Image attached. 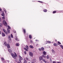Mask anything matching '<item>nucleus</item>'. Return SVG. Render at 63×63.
I'll use <instances>...</instances> for the list:
<instances>
[{"label":"nucleus","mask_w":63,"mask_h":63,"mask_svg":"<svg viewBox=\"0 0 63 63\" xmlns=\"http://www.w3.org/2000/svg\"><path fill=\"white\" fill-rule=\"evenodd\" d=\"M2 34L3 36H5V34L4 33L2 32Z\"/></svg>","instance_id":"17"},{"label":"nucleus","mask_w":63,"mask_h":63,"mask_svg":"<svg viewBox=\"0 0 63 63\" xmlns=\"http://www.w3.org/2000/svg\"><path fill=\"white\" fill-rule=\"evenodd\" d=\"M53 63H56V61H53Z\"/></svg>","instance_id":"36"},{"label":"nucleus","mask_w":63,"mask_h":63,"mask_svg":"<svg viewBox=\"0 0 63 63\" xmlns=\"http://www.w3.org/2000/svg\"><path fill=\"white\" fill-rule=\"evenodd\" d=\"M36 42L37 41H38V40H36Z\"/></svg>","instance_id":"48"},{"label":"nucleus","mask_w":63,"mask_h":63,"mask_svg":"<svg viewBox=\"0 0 63 63\" xmlns=\"http://www.w3.org/2000/svg\"><path fill=\"white\" fill-rule=\"evenodd\" d=\"M43 57L42 56H40L39 57V60L40 61H41V60H43Z\"/></svg>","instance_id":"6"},{"label":"nucleus","mask_w":63,"mask_h":63,"mask_svg":"<svg viewBox=\"0 0 63 63\" xmlns=\"http://www.w3.org/2000/svg\"><path fill=\"white\" fill-rule=\"evenodd\" d=\"M23 31L24 32V33H26V31H25V29H23Z\"/></svg>","instance_id":"18"},{"label":"nucleus","mask_w":63,"mask_h":63,"mask_svg":"<svg viewBox=\"0 0 63 63\" xmlns=\"http://www.w3.org/2000/svg\"><path fill=\"white\" fill-rule=\"evenodd\" d=\"M44 57V58H46V56H43Z\"/></svg>","instance_id":"47"},{"label":"nucleus","mask_w":63,"mask_h":63,"mask_svg":"<svg viewBox=\"0 0 63 63\" xmlns=\"http://www.w3.org/2000/svg\"><path fill=\"white\" fill-rule=\"evenodd\" d=\"M26 47L27 49H28L29 48V47H28V46H26Z\"/></svg>","instance_id":"31"},{"label":"nucleus","mask_w":63,"mask_h":63,"mask_svg":"<svg viewBox=\"0 0 63 63\" xmlns=\"http://www.w3.org/2000/svg\"><path fill=\"white\" fill-rule=\"evenodd\" d=\"M52 53H53L54 54V53H55V51H54V50H52Z\"/></svg>","instance_id":"14"},{"label":"nucleus","mask_w":63,"mask_h":63,"mask_svg":"<svg viewBox=\"0 0 63 63\" xmlns=\"http://www.w3.org/2000/svg\"><path fill=\"white\" fill-rule=\"evenodd\" d=\"M0 13H1L2 12V9L0 8Z\"/></svg>","instance_id":"39"},{"label":"nucleus","mask_w":63,"mask_h":63,"mask_svg":"<svg viewBox=\"0 0 63 63\" xmlns=\"http://www.w3.org/2000/svg\"><path fill=\"white\" fill-rule=\"evenodd\" d=\"M47 63H49V62H47Z\"/></svg>","instance_id":"54"},{"label":"nucleus","mask_w":63,"mask_h":63,"mask_svg":"<svg viewBox=\"0 0 63 63\" xmlns=\"http://www.w3.org/2000/svg\"><path fill=\"white\" fill-rule=\"evenodd\" d=\"M33 61L34 62H35L36 61V59H33Z\"/></svg>","instance_id":"9"},{"label":"nucleus","mask_w":63,"mask_h":63,"mask_svg":"<svg viewBox=\"0 0 63 63\" xmlns=\"http://www.w3.org/2000/svg\"><path fill=\"white\" fill-rule=\"evenodd\" d=\"M41 48V50H44V47H42Z\"/></svg>","instance_id":"25"},{"label":"nucleus","mask_w":63,"mask_h":63,"mask_svg":"<svg viewBox=\"0 0 63 63\" xmlns=\"http://www.w3.org/2000/svg\"><path fill=\"white\" fill-rule=\"evenodd\" d=\"M47 59H49V56L48 55H47Z\"/></svg>","instance_id":"12"},{"label":"nucleus","mask_w":63,"mask_h":63,"mask_svg":"<svg viewBox=\"0 0 63 63\" xmlns=\"http://www.w3.org/2000/svg\"><path fill=\"white\" fill-rule=\"evenodd\" d=\"M60 46L61 47V48H62V49H63V47L61 45H60Z\"/></svg>","instance_id":"27"},{"label":"nucleus","mask_w":63,"mask_h":63,"mask_svg":"<svg viewBox=\"0 0 63 63\" xmlns=\"http://www.w3.org/2000/svg\"><path fill=\"white\" fill-rule=\"evenodd\" d=\"M8 38H9V39H11V38H10V35L8 36Z\"/></svg>","instance_id":"34"},{"label":"nucleus","mask_w":63,"mask_h":63,"mask_svg":"<svg viewBox=\"0 0 63 63\" xmlns=\"http://www.w3.org/2000/svg\"><path fill=\"white\" fill-rule=\"evenodd\" d=\"M29 38L30 39H31V38H32V36H31V35H30L29 36Z\"/></svg>","instance_id":"22"},{"label":"nucleus","mask_w":63,"mask_h":63,"mask_svg":"<svg viewBox=\"0 0 63 63\" xmlns=\"http://www.w3.org/2000/svg\"><path fill=\"white\" fill-rule=\"evenodd\" d=\"M32 63H34L33 62H32Z\"/></svg>","instance_id":"53"},{"label":"nucleus","mask_w":63,"mask_h":63,"mask_svg":"<svg viewBox=\"0 0 63 63\" xmlns=\"http://www.w3.org/2000/svg\"><path fill=\"white\" fill-rule=\"evenodd\" d=\"M50 62H52V60H51L50 59Z\"/></svg>","instance_id":"46"},{"label":"nucleus","mask_w":63,"mask_h":63,"mask_svg":"<svg viewBox=\"0 0 63 63\" xmlns=\"http://www.w3.org/2000/svg\"><path fill=\"white\" fill-rule=\"evenodd\" d=\"M43 54H44V55H46V52L45 51H44L43 52Z\"/></svg>","instance_id":"15"},{"label":"nucleus","mask_w":63,"mask_h":63,"mask_svg":"<svg viewBox=\"0 0 63 63\" xmlns=\"http://www.w3.org/2000/svg\"><path fill=\"white\" fill-rule=\"evenodd\" d=\"M3 22L4 24L6 26H8V24H7V22H6L5 20H3Z\"/></svg>","instance_id":"3"},{"label":"nucleus","mask_w":63,"mask_h":63,"mask_svg":"<svg viewBox=\"0 0 63 63\" xmlns=\"http://www.w3.org/2000/svg\"><path fill=\"white\" fill-rule=\"evenodd\" d=\"M58 63H61L60 62H58Z\"/></svg>","instance_id":"50"},{"label":"nucleus","mask_w":63,"mask_h":63,"mask_svg":"<svg viewBox=\"0 0 63 63\" xmlns=\"http://www.w3.org/2000/svg\"><path fill=\"white\" fill-rule=\"evenodd\" d=\"M15 39L16 41H19V40H18V38H17V37H16V38H15Z\"/></svg>","instance_id":"19"},{"label":"nucleus","mask_w":63,"mask_h":63,"mask_svg":"<svg viewBox=\"0 0 63 63\" xmlns=\"http://www.w3.org/2000/svg\"><path fill=\"white\" fill-rule=\"evenodd\" d=\"M24 60H25L24 61V63H27V62L25 60V59H24Z\"/></svg>","instance_id":"29"},{"label":"nucleus","mask_w":63,"mask_h":63,"mask_svg":"<svg viewBox=\"0 0 63 63\" xmlns=\"http://www.w3.org/2000/svg\"><path fill=\"white\" fill-rule=\"evenodd\" d=\"M4 44L6 46H7L8 48H9L10 47V44H7V43L6 42H4Z\"/></svg>","instance_id":"2"},{"label":"nucleus","mask_w":63,"mask_h":63,"mask_svg":"<svg viewBox=\"0 0 63 63\" xmlns=\"http://www.w3.org/2000/svg\"><path fill=\"white\" fill-rule=\"evenodd\" d=\"M54 45L55 47H57V44L56 43H54Z\"/></svg>","instance_id":"13"},{"label":"nucleus","mask_w":63,"mask_h":63,"mask_svg":"<svg viewBox=\"0 0 63 63\" xmlns=\"http://www.w3.org/2000/svg\"><path fill=\"white\" fill-rule=\"evenodd\" d=\"M43 11L44 12H47V9H44L43 10Z\"/></svg>","instance_id":"20"},{"label":"nucleus","mask_w":63,"mask_h":63,"mask_svg":"<svg viewBox=\"0 0 63 63\" xmlns=\"http://www.w3.org/2000/svg\"><path fill=\"white\" fill-rule=\"evenodd\" d=\"M0 27H2V25L1 23H0Z\"/></svg>","instance_id":"40"},{"label":"nucleus","mask_w":63,"mask_h":63,"mask_svg":"<svg viewBox=\"0 0 63 63\" xmlns=\"http://www.w3.org/2000/svg\"><path fill=\"white\" fill-rule=\"evenodd\" d=\"M7 31H8V33L9 34V33H10V30L8 28H7Z\"/></svg>","instance_id":"8"},{"label":"nucleus","mask_w":63,"mask_h":63,"mask_svg":"<svg viewBox=\"0 0 63 63\" xmlns=\"http://www.w3.org/2000/svg\"><path fill=\"white\" fill-rule=\"evenodd\" d=\"M11 38H14L13 35H12V34H11Z\"/></svg>","instance_id":"30"},{"label":"nucleus","mask_w":63,"mask_h":63,"mask_svg":"<svg viewBox=\"0 0 63 63\" xmlns=\"http://www.w3.org/2000/svg\"><path fill=\"white\" fill-rule=\"evenodd\" d=\"M47 42L48 43H51V42L50 41H47Z\"/></svg>","instance_id":"35"},{"label":"nucleus","mask_w":63,"mask_h":63,"mask_svg":"<svg viewBox=\"0 0 63 63\" xmlns=\"http://www.w3.org/2000/svg\"><path fill=\"white\" fill-rule=\"evenodd\" d=\"M2 18L3 19H5V17H2Z\"/></svg>","instance_id":"37"},{"label":"nucleus","mask_w":63,"mask_h":63,"mask_svg":"<svg viewBox=\"0 0 63 63\" xmlns=\"http://www.w3.org/2000/svg\"><path fill=\"white\" fill-rule=\"evenodd\" d=\"M8 51L9 52H10V53H11V52H12V50H11L10 49H8Z\"/></svg>","instance_id":"16"},{"label":"nucleus","mask_w":63,"mask_h":63,"mask_svg":"<svg viewBox=\"0 0 63 63\" xmlns=\"http://www.w3.org/2000/svg\"><path fill=\"white\" fill-rule=\"evenodd\" d=\"M24 49L26 51H28V49H27V48H24Z\"/></svg>","instance_id":"23"},{"label":"nucleus","mask_w":63,"mask_h":63,"mask_svg":"<svg viewBox=\"0 0 63 63\" xmlns=\"http://www.w3.org/2000/svg\"><path fill=\"white\" fill-rule=\"evenodd\" d=\"M1 21V18H0V21Z\"/></svg>","instance_id":"52"},{"label":"nucleus","mask_w":63,"mask_h":63,"mask_svg":"<svg viewBox=\"0 0 63 63\" xmlns=\"http://www.w3.org/2000/svg\"><path fill=\"white\" fill-rule=\"evenodd\" d=\"M14 33H16V31L14 32Z\"/></svg>","instance_id":"49"},{"label":"nucleus","mask_w":63,"mask_h":63,"mask_svg":"<svg viewBox=\"0 0 63 63\" xmlns=\"http://www.w3.org/2000/svg\"><path fill=\"white\" fill-rule=\"evenodd\" d=\"M26 60H28V58L27 57H26Z\"/></svg>","instance_id":"43"},{"label":"nucleus","mask_w":63,"mask_h":63,"mask_svg":"<svg viewBox=\"0 0 63 63\" xmlns=\"http://www.w3.org/2000/svg\"><path fill=\"white\" fill-rule=\"evenodd\" d=\"M39 50H40V51H41L42 50V49H41V48H39Z\"/></svg>","instance_id":"42"},{"label":"nucleus","mask_w":63,"mask_h":63,"mask_svg":"<svg viewBox=\"0 0 63 63\" xmlns=\"http://www.w3.org/2000/svg\"><path fill=\"white\" fill-rule=\"evenodd\" d=\"M1 15L2 16H4L5 15L4 14V13H2L1 14Z\"/></svg>","instance_id":"24"},{"label":"nucleus","mask_w":63,"mask_h":63,"mask_svg":"<svg viewBox=\"0 0 63 63\" xmlns=\"http://www.w3.org/2000/svg\"><path fill=\"white\" fill-rule=\"evenodd\" d=\"M1 59L2 60H4V59L3 57H1Z\"/></svg>","instance_id":"32"},{"label":"nucleus","mask_w":63,"mask_h":63,"mask_svg":"<svg viewBox=\"0 0 63 63\" xmlns=\"http://www.w3.org/2000/svg\"><path fill=\"white\" fill-rule=\"evenodd\" d=\"M30 48H34V47H33V46L31 45H30Z\"/></svg>","instance_id":"10"},{"label":"nucleus","mask_w":63,"mask_h":63,"mask_svg":"<svg viewBox=\"0 0 63 63\" xmlns=\"http://www.w3.org/2000/svg\"><path fill=\"white\" fill-rule=\"evenodd\" d=\"M8 29H11V27H10V26H8Z\"/></svg>","instance_id":"38"},{"label":"nucleus","mask_w":63,"mask_h":63,"mask_svg":"<svg viewBox=\"0 0 63 63\" xmlns=\"http://www.w3.org/2000/svg\"><path fill=\"white\" fill-rule=\"evenodd\" d=\"M38 2H40V3H43V2L42 1H38Z\"/></svg>","instance_id":"26"},{"label":"nucleus","mask_w":63,"mask_h":63,"mask_svg":"<svg viewBox=\"0 0 63 63\" xmlns=\"http://www.w3.org/2000/svg\"><path fill=\"white\" fill-rule=\"evenodd\" d=\"M19 62H21V60H23V59L22 58V57H21L20 56H19Z\"/></svg>","instance_id":"4"},{"label":"nucleus","mask_w":63,"mask_h":63,"mask_svg":"<svg viewBox=\"0 0 63 63\" xmlns=\"http://www.w3.org/2000/svg\"><path fill=\"white\" fill-rule=\"evenodd\" d=\"M4 12H5V13H7V11H6V10H4Z\"/></svg>","instance_id":"41"},{"label":"nucleus","mask_w":63,"mask_h":63,"mask_svg":"<svg viewBox=\"0 0 63 63\" xmlns=\"http://www.w3.org/2000/svg\"><path fill=\"white\" fill-rule=\"evenodd\" d=\"M58 43L59 44H60V45H61V43H60V42H59V41H58Z\"/></svg>","instance_id":"44"},{"label":"nucleus","mask_w":63,"mask_h":63,"mask_svg":"<svg viewBox=\"0 0 63 63\" xmlns=\"http://www.w3.org/2000/svg\"><path fill=\"white\" fill-rule=\"evenodd\" d=\"M43 61H44V62L45 63H47V62H46V61H45V60L44 59L43 60Z\"/></svg>","instance_id":"21"},{"label":"nucleus","mask_w":63,"mask_h":63,"mask_svg":"<svg viewBox=\"0 0 63 63\" xmlns=\"http://www.w3.org/2000/svg\"><path fill=\"white\" fill-rule=\"evenodd\" d=\"M11 39H9L8 41V43H10L11 42Z\"/></svg>","instance_id":"11"},{"label":"nucleus","mask_w":63,"mask_h":63,"mask_svg":"<svg viewBox=\"0 0 63 63\" xmlns=\"http://www.w3.org/2000/svg\"><path fill=\"white\" fill-rule=\"evenodd\" d=\"M11 54L13 58H14V59H16V57H17V55H16V53H15V55L13 53H11Z\"/></svg>","instance_id":"1"},{"label":"nucleus","mask_w":63,"mask_h":63,"mask_svg":"<svg viewBox=\"0 0 63 63\" xmlns=\"http://www.w3.org/2000/svg\"><path fill=\"white\" fill-rule=\"evenodd\" d=\"M24 53L25 54H26V51L24 52Z\"/></svg>","instance_id":"45"},{"label":"nucleus","mask_w":63,"mask_h":63,"mask_svg":"<svg viewBox=\"0 0 63 63\" xmlns=\"http://www.w3.org/2000/svg\"><path fill=\"white\" fill-rule=\"evenodd\" d=\"M3 31L4 32V33H5V34L7 35L8 34V33L6 31V30L4 29H3Z\"/></svg>","instance_id":"7"},{"label":"nucleus","mask_w":63,"mask_h":63,"mask_svg":"<svg viewBox=\"0 0 63 63\" xmlns=\"http://www.w3.org/2000/svg\"><path fill=\"white\" fill-rule=\"evenodd\" d=\"M29 55L31 56H33V53L31 52H30Z\"/></svg>","instance_id":"5"},{"label":"nucleus","mask_w":63,"mask_h":63,"mask_svg":"<svg viewBox=\"0 0 63 63\" xmlns=\"http://www.w3.org/2000/svg\"><path fill=\"white\" fill-rule=\"evenodd\" d=\"M19 44L18 43H17L16 44V46H19Z\"/></svg>","instance_id":"28"},{"label":"nucleus","mask_w":63,"mask_h":63,"mask_svg":"<svg viewBox=\"0 0 63 63\" xmlns=\"http://www.w3.org/2000/svg\"><path fill=\"white\" fill-rule=\"evenodd\" d=\"M53 14H55V13H56V11H54L53 12Z\"/></svg>","instance_id":"33"},{"label":"nucleus","mask_w":63,"mask_h":63,"mask_svg":"<svg viewBox=\"0 0 63 63\" xmlns=\"http://www.w3.org/2000/svg\"><path fill=\"white\" fill-rule=\"evenodd\" d=\"M1 34V31H0V35Z\"/></svg>","instance_id":"51"}]
</instances>
